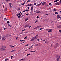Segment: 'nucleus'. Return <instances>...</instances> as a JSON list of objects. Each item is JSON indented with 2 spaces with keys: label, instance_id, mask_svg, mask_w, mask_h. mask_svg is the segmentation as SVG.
<instances>
[{
  "label": "nucleus",
  "instance_id": "nucleus-1",
  "mask_svg": "<svg viewBox=\"0 0 61 61\" xmlns=\"http://www.w3.org/2000/svg\"><path fill=\"white\" fill-rule=\"evenodd\" d=\"M5 48H6V47L5 46H2L1 48L2 51H4V50H5Z\"/></svg>",
  "mask_w": 61,
  "mask_h": 61
},
{
  "label": "nucleus",
  "instance_id": "nucleus-2",
  "mask_svg": "<svg viewBox=\"0 0 61 61\" xmlns=\"http://www.w3.org/2000/svg\"><path fill=\"white\" fill-rule=\"evenodd\" d=\"M56 60L57 61H58L59 60V59L60 58V56H59V55H57L56 56Z\"/></svg>",
  "mask_w": 61,
  "mask_h": 61
},
{
  "label": "nucleus",
  "instance_id": "nucleus-3",
  "mask_svg": "<svg viewBox=\"0 0 61 61\" xmlns=\"http://www.w3.org/2000/svg\"><path fill=\"white\" fill-rule=\"evenodd\" d=\"M58 46V43H56V45L54 46V48H56L57 47V46Z\"/></svg>",
  "mask_w": 61,
  "mask_h": 61
},
{
  "label": "nucleus",
  "instance_id": "nucleus-4",
  "mask_svg": "<svg viewBox=\"0 0 61 61\" xmlns=\"http://www.w3.org/2000/svg\"><path fill=\"white\" fill-rule=\"evenodd\" d=\"M55 5H59V2H56L55 4Z\"/></svg>",
  "mask_w": 61,
  "mask_h": 61
},
{
  "label": "nucleus",
  "instance_id": "nucleus-5",
  "mask_svg": "<svg viewBox=\"0 0 61 61\" xmlns=\"http://www.w3.org/2000/svg\"><path fill=\"white\" fill-rule=\"evenodd\" d=\"M34 40H35V38L34 37L32 38L30 40V41H34Z\"/></svg>",
  "mask_w": 61,
  "mask_h": 61
},
{
  "label": "nucleus",
  "instance_id": "nucleus-6",
  "mask_svg": "<svg viewBox=\"0 0 61 61\" xmlns=\"http://www.w3.org/2000/svg\"><path fill=\"white\" fill-rule=\"evenodd\" d=\"M28 26H29V25H26L24 26V27L25 28H26V27H28Z\"/></svg>",
  "mask_w": 61,
  "mask_h": 61
},
{
  "label": "nucleus",
  "instance_id": "nucleus-7",
  "mask_svg": "<svg viewBox=\"0 0 61 61\" xmlns=\"http://www.w3.org/2000/svg\"><path fill=\"white\" fill-rule=\"evenodd\" d=\"M57 18H58V19H59L60 17V16L59 15H57Z\"/></svg>",
  "mask_w": 61,
  "mask_h": 61
},
{
  "label": "nucleus",
  "instance_id": "nucleus-8",
  "mask_svg": "<svg viewBox=\"0 0 61 61\" xmlns=\"http://www.w3.org/2000/svg\"><path fill=\"white\" fill-rule=\"evenodd\" d=\"M58 28H61V25H59L57 26Z\"/></svg>",
  "mask_w": 61,
  "mask_h": 61
},
{
  "label": "nucleus",
  "instance_id": "nucleus-9",
  "mask_svg": "<svg viewBox=\"0 0 61 61\" xmlns=\"http://www.w3.org/2000/svg\"><path fill=\"white\" fill-rule=\"evenodd\" d=\"M6 38L5 37H2V39L3 40H5V39Z\"/></svg>",
  "mask_w": 61,
  "mask_h": 61
},
{
  "label": "nucleus",
  "instance_id": "nucleus-10",
  "mask_svg": "<svg viewBox=\"0 0 61 61\" xmlns=\"http://www.w3.org/2000/svg\"><path fill=\"white\" fill-rule=\"evenodd\" d=\"M41 4H42V3H41L40 4H38V5H36V6H40V5H41Z\"/></svg>",
  "mask_w": 61,
  "mask_h": 61
},
{
  "label": "nucleus",
  "instance_id": "nucleus-11",
  "mask_svg": "<svg viewBox=\"0 0 61 61\" xmlns=\"http://www.w3.org/2000/svg\"><path fill=\"white\" fill-rule=\"evenodd\" d=\"M16 51V50H15V49H14L11 51V52H15V51Z\"/></svg>",
  "mask_w": 61,
  "mask_h": 61
},
{
  "label": "nucleus",
  "instance_id": "nucleus-12",
  "mask_svg": "<svg viewBox=\"0 0 61 61\" xmlns=\"http://www.w3.org/2000/svg\"><path fill=\"white\" fill-rule=\"evenodd\" d=\"M28 6H32V4H28Z\"/></svg>",
  "mask_w": 61,
  "mask_h": 61
},
{
  "label": "nucleus",
  "instance_id": "nucleus-13",
  "mask_svg": "<svg viewBox=\"0 0 61 61\" xmlns=\"http://www.w3.org/2000/svg\"><path fill=\"white\" fill-rule=\"evenodd\" d=\"M46 4V2H43L42 4V5H45V4Z\"/></svg>",
  "mask_w": 61,
  "mask_h": 61
},
{
  "label": "nucleus",
  "instance_id": "nucleus-14",
  "mask_svg": "<svg viewBox=\"0 0 61 61\" xmlns=\"http://www.w3.org/2000/svg\"><path fill=\"white\" fill-rule=\"evenodd\" d=\"M36 50H35V51H30V52L31 53H32V52H36Z\"/></svg>",
  "mask_w": 61,
  "mask_h": 61
},
{
  "label": "nucleus",
  "instance_id": "nucleus-15",
  "mask_svg": "<svg viewBox=\"0 0 61 61\" xmlns=\"http://www.w3.org/2000/svg\"><path fill=\"white\" fill-rule=\"evenodd\" d=\"M7 7H6L5 9V11H6L7 10Z\"/></svg>",
  "mask_w": 61,
  "mask_h": 61
},
{
  "label": "nucleus",
  "instance_id": "nucleus-16",
  "mask_svg": "<svg viewBox=\"0 0 61 61\" xmlns=\"http://www.w3.org/2000/svg\"><path fill=\"white\" fill-rule=\"evenodd\" d=\"M9 58H7L5 59V61H7V60H9Z\"/></svg>",
  "mask_w": 61,
  "mask_h": 61
},
{
  "label": "nucleus",
  "instance_id": "nucleus-17",
  "mask_svg": "<svg viewBox=\"0 0 61 61\" xmlns=\"http://www.w3.org/2000/svg\"><path fill=\"white\" fill-rule=\"evenodd\" d=\"M36 13H37V14H38V10H36Z\"/></svg>",
  "mask_w": 61,
  "mask_h": 61
},
{
  "label": "nucleus",
  "instance_id": "nucleus-18",
  "mask_svg": "<svg viewBox=\"0 0 61 61\" xmlns=\"http://www.w3.org/2000/svg\"><path fill=\"white\" fill-rule=\"evenodd\" d=\"M59 0H56L54 1V2H57V1H59Z\"/></svg>",
  "mask_w": 61,
  "mask_h": 61
},
{
  "label": "nucleus",
  "instance_id": "nucleus-19",
  "mask_svg": "<svg viewBox=\"0 0 61 61\" xmlns=\"http://www.w3.org/2000/svg\"><path fill=\"white\" fill-rule=\"evenodd\" d=\"M9 37L8 35H7L5 36V38H7V37Z\"/></svg>",
  "mask_w": 61,
  "mask_h": 61
},
{
  "label": "nucleus",
  "instance_id": "nucleus-20",
  "mask_svg": "<svg viewBox=\"0 0 61 61\" xmlns=\"http://www.w3.org/2000/svg\"><path fill=\"white\" fill-rule=\"evenodd\" d=\"M34 8V7L32 6L31 8V10H33V9Z\"/></svg>",
  "mask_w": 61,
  "mask_h": 61
},
{
  "label": "nucleus",
  "instance_id": "nucleus-21",
  "mask_svg": "<svg viewBox=\"0 0 61 61\" xmlns=\"http://www.w3.org/2000/svg\"><path fill=\"white\" fill-rule=\"evenodd\" d=\"M49 29H47L45 30L46 31H48V30H49Z\"/></svg>",
  "mask_w": 61,
  "mask_h": 61
},
{
  "label": "nucleus",
  "instance_id": "nucleus-22",
  "mask_svg": "<svg viewBox=\"0 0 61 61\" xmlns=\"http://www.w3.org/2000/svg\"><path fill=\"white\" fill-rule=\"evenodd\" d=\"M28 18H26V19L25 20V21H26H26H27V20H28Z\"/></svg>",
  "mask_w": 61,
  "mask_h": 61
},
{
  "label": "nucleus",
  "instance_id": "nucleus-23",
  "mask_svg": "<svg viewBox=\"0 0 61 61\" xmlns=\"http://www.w3.org/2000/svg\"><path fill=\"white\" fill-rule=\"evenodd\" d=\"M38 28V27H36V28H34V29H37V28Z\"/></svg>",
  "mask_w": 61,
  "mask_h": 61
},
{
  "label": "nucleus",
  "instance_id": "nucleus-24",
  "mask_svg": "<svg viewBox=\"0 0 61 61\" xmlns=\"http://www.w3.org/2000/svg\"><path fill=\"white\" fill-rule=\"evenodd\" d=\"M35 39H37V36H35V37H34Z\"/></svg>",
  "mask_w": 61,
  "mask_h": 61
},
{
  "label": "nucleus",
  "instance_id": "nucleus-25",
  "mask_svg": "<svg viewBox=\"0 0 61 61\" xmlns=\"http://www.w3.org/2000/svg\"><path fill=\"white\" fill-rule=\"evenodd\" d=\"M31 55V54L30 53L28 54L27 55V56H29V55Z\"/></svg>",
  "mask_w": 61,
  "mask_h": 61
},
{
  "label": "nucleus",
  "instance_id": "nucleus-26",
  "mask_svg": "<svg viewBox=\"0 0 61 61\" xmlns=\"http://www.w3.org/2000/svg\"><path fill=\"white\" fill-rule=\"evenodd\" d=\"M25 3V1L24 3H23V4H22V5H24Z\"/></svg>",
  "mask_w": 61,
  "mask_h": 61
},
{
  "label": "nucleus",
  "instance_id": "nucleus-27",
  "mask_svg": "<svg viewBox=\"0 0 61 61\" xmlns=\"http://www.w3.org/2000/svg\"><path fill=\"white\" fill-rule=\"evenodd\" d=\"M56 9L54 8V9L53 11H54V12H55V11H56Z\"/></svg>",
  "mask_w": 61,
  "mask_h": 61
},
{
  "label": "nucleus",
  "instance_id": "nucleus-28",
  "mask_svg": "<svg viewBox=\"0 0 61 61\" xmlns=\"http://www.w3.org/2000/svg\"><path fill=\"white\" fill-rule=\"evenodd\" d=\"M38 14H41V12L40 11H38Z\"/></svg>",
  "mask_w": 61,
  "mask_h": 61
},
{
  "label": "nucleus",
  "instance_id": "nucleus-29",
  "mask_svg": "<svg viewBox=\"0 0 61 61\" xmlns=\"http://www.w3.org/2000/svg\"><path fill=\"white\" fill-rule=\"evenodd\" d=\"M19 15L21 16V15H22V14H21V13H19Z\"/></svg>",
  "mask_w": 61,
  "mask_h": 61
},
{
  "label": "nucleus",
  "instance_id": "nucleus-30",
  "mask_svg": "<svg viewBox=\"0 0 61 61\" xmlns=\"http://www.w3.org/2000/svg\"><path fill=\"white\" fill-rule=\"evenodd\" d=\"M49 5H51V3H49Z\"/></svg>",
  "mask_w": 61,
  "mask_h": 61
},
{
  "label": "nucleus",
  "instance_id": "nucleus-31",
  "mask_svg": "<svg viewBox=\"0 0 61 61\" xmlns=\"http://www.w3.org/2000/svg\"><path fill=\"white\" fill-rule=\"evenodd\" d=\"M24 39H27V37H25L24 38V42H25V40H24Z\"/></svg>",
  "mask_w": 61,
  "mask_h": 61
},
{
  "label": "nucleus",
  "instance_id": "nucleus-32",
  "mask_svg": "<svg viewBox=\"0 0 61 61\" xmlns=\"http://www.w3.org/2000/svg\"><path fill=\"white\" fill-rule=\"evenodd\" d=\"M20 10V8H18L17 9V10Z\"/></svg>",
  "mask_w": 61,
  "mask_h": 61
},
{
  "label": "nucleus",
  "instance_id": "nucleus-33",
  "mask_svg": "<svg viewBox=\"0 0 61 61\" xmlns=\"http://www.w3.org/2000/svg\"><path fill=\"white\" fill-rule=\"evenodd\" d=\"M11 4H12V3H9V5H11Z\"/></svg>",
  "mask_w": 61,
  "mask_h": 61
},
{
  "label": "nucleus",
  "instance_id": "nucleus-34",
  "mask_svg": "<svg viewBox=\"0 0 61 61\" xmlns=\"http://www.w3.org/2000/svg\"><path fill=\"white\" fill-rule=\"evenodd\" d=\"M52 31H53L51 30H49L48 32H52Z\"/></svg>",
  "mask_w": 61,
  "mask_h": 61
},
{
  "label": "nucleus",
  "instance_id": "nucleus-35",
  "mask_svg": "<svg viewBox=\"0 0 61 61\" xmlns=\"http://www.w3.org/2000/svg\"><path fill=\"white\" fill-rule=\"evenodd\" d=\"M10 6V8H12V6H11V5H9Z\"/></svg>",
  "mask_w": 61,
  "mask_h": 61
},
{
  "label": "nucleus",
  "instance_id": "nucleus-36",
  "mask_svg": "<svg viewBox=\"0 0 61 61\" xmlns=\"http://www.w3.org/2000/svg\"><path fill=\"white\" fill-rule=\"evenodd\" d=\"M25 29L23 30L22 31V32H23V31H25Z\"/></svg>",
  "mask_w": 61,
  "mask_h": 61
},
{
  "label": "nucleus",
  "instance_id": "nucleus-37",
  "mask_svg": "<svg viewBox=\"0 0 61 61\" xmlns=\"http://www.w3.org/2000/svg\"><path fill=\"white\" fill-rule=\"evenodd\" d=\"M55 14H58V12H55Z\"/></svg>",
  "mask_w": 61,
  "mask_h": 61
},
{
  "label": "nucleus",
  "instance_id": "nucleus-38",
  "mask_svg": "<svg viewBox=\"0 0 61 61\" xmlns=\"http://www.w3.org/2000/svg\"><path fill=\"white\" fill-rule=\"evenodd\" d=\"M8 25L10 27H11V26H12L11 25H9V24H8Z\"/></svg>",
  "mask_w": 61,
  "mask_h": 61
},
{
  "label": "nucleus",
  "instance_id": "nucleus-39",
  "mask_svg": "<svg viewBox=\"0 0 61 61\" xmlns=\"http://www.w3.org/2000/svg\"><path fill=\"white\" fill-rule=\"evenodd\" d=\"M30 48H31V49H32V47H30L29 48V49H30Z\"/></svg>",
  "mask_w": 61,
  "mask_h": 61
},
{
  "label": "nucleus",
  "instance_id": "nucleus-40",
  "mask_svg": "<svg viewBox=\"0 0 61 61\" xmlns=\"http://www.w3.org/2000/svg\"><path fill=\"white\" fill-rule=\"evenodd\" d=\"M1 17H2V15H0V19L1 18Z\"/></svg>",
  "mask_w": 61,
  "mask_h": 61
},
{
  "label": "nucleus",
  "instance_id": "nucleus-41",
  "mask_svg": "<svg viewBox=\"0 0 61 61\" xmlns=\"http://www.w3.org/2000/svg\"><path fill=\"white\" fill-rule=\"evenodd\" d=\"M38 28H39V27H41V26H38Z\"/></svg>",
  "mask_w": 61,
  "mask_h": 61
},
{
  "label": "nucleus",
  "instance_id": "nucleus-42",
  "mask_svg": "<svg viewBox=\"0 0 61 61\" xmlns=\"http://www.w3.org/2000/svg\"><path fill=\"white\" fill-rule=\"evenodd\" d=\"M10 0H7L6 1V2H9V1H10Z\"/></svg>",
  "mask_w": 61,
  "mask_h": 61
},
{
  "label": "nucleus",
  "instance_id": "nucleus-43",
  "mask_svg": "<svg viewBox=\"0 0 61 61\" xmlns=\"http://www.w3.org/2000/svg\"><path fill=\"white\" fill-rule=\"evenodd\" d=\"M38 20H37L35 22V23H36V22H38Z\"/></svg>",
  "mask_w": 61,
  "mask_h": 61
},
{
  "label": "nucleus",
  "instance_id": "nucleus-44",
  "mask_svg": "<svg viewBox=\"0 0 61 61\" xmlns=\"http://www.w3.org/2000/svg\"><path fill=\"white\" fill-rule=\"evenodd\" d=\"M30 0H28L27 1V3H29V2H30Z\"/></svg>",
  "mask_w": 61,
  "mask_h": 61
},
{
  "label": "nucleus",
  "instance_id": "nucleus-45",
  "mask_svg": "<svg viewBox=\"0 0 61 61\" xmlns=\"http://www.w3.org/2000/svg\"><path fill=\"white\" fill-rule=\"evenodd\" d=\"M28 5H25V6H28Z\"/></svg>",
  "mask_w": 61,
  "mask_h": 61
},
{
  "label": "nucleus",
  "instance_id": "nucleus-46",
  "mask_svg": "<svg viewBox=\"0 0 61 61\" xmlns=\"http://www.w3.org/2000/svg\"><path fill=\"white\" fill-rule=\"evenodd\" d=\"M25 11H26V10H25L24 11H23V12H25Z\"/></svg>",
  "mask_w": 61,
  "mask_h": 61
},
{
  "label": "nucleus",
  "instance_id": "nucleus-47",
  "mask_svg": "<svg viewBox=\"0 0 61 61\" xmlns=\"http://www.w3.org/2000/svg\"><path fill=\"white\" fill-rule=\"evenodd\" d=\"M59 33H61V30H59Z\"/></svg>",
  "mask_w": 61,
  "mask_h": 61
},
{
  "label": "nucleus",
  "instance_id": "nucleus-48",
  "mask_svg": "<svg viewBox=\"0 0 61 61\" xmlns=\"http://www.w3.org/2000/svg\"><path fill=\"white\" fill-rule=\"evenodd\" d=\"M10 47H12L13 46L10 45Z\"/></svg>",
  "mask_w": 61,
  "mask_h": 61
},
{
  "label": "nucleus",
  "instance_id": "nucleus-49",
  "mask_svg": "<svg viewBox=\"0 0 61 61\" xmlns=\"http://www.w3.org/2000/svg\"><path fill=\"white\" fill-rule=\"evenodd\" d=\"M29 45L28 44H27L26 45H25V46H29Z\"/></svg>",
  "mask_w": 61,
  "mask_h": 61
},
{
  "label": "nucleus",
  "instance_id": "nucleus-50",
  "mask_svg": "<svg viewBox=\"0 0 61 61\" xmlns=\"http://www.w3.org/2000/svg\"><path fill=\"white\" fill-rule=\"evenodd\" d=\"M20 16H20V15H19V16L18 17V18H20Z\"/></svg>",
  "mask_w": 61,
  "mask_h": 61
},
{
  "label": "nucleus",
  "instance_id": "nucleus-51",
  "mask_svg": "<svg viewBox=\"0 0 61 61\" xmlns=\"http://www.w3.org/2000/svg\"><path fill=\"white\" fill-rule=\"evenodd\" d=\"M48 5L47 4H46L45 5V6H47Z\"/></svg>",
  "mask_w": 61,
  "mask_h": 61
},
{
  "label": "nucleus",
  "instance_id": "nucleus-52",
  "mask_svg": "<svg viewBox=\"0 0 61 61\" xmlns=\"http://www.w3.org/2000/svg\"><path fill=\"white\" fill-rule=\"evenodd\" d=\"M34 5H36V3H34Z\"/></svg>",
  "mask_w": 61,
  "mask_h": 61
},
{
  "label": "nucleus",
  "instance_id": "nucleus-53",
  "mask_svg": "<svg viewBox=\"0 0 61 61\" xmlns=\"http://www.w3.org/2000/svg\"><path fill=\"white\" fill-rule=\"evenodd\" d=\"M13 56H11V59H12V58H13Z\"/></svg>",
  "mask_w": 61,
  "mask_h": 61
},
{
  "label": "nucleus",
  "instance_id": "nucleus-54",
  "mask_svg": "<svg viewBox=\"0 0 61 61\" xmlns=\"http://www.w3.org/2000/svg\"><path fill=\"white\" fill-rule=\"evenodd\" d=\"M19 13L17 15V16H18L19 15Z\"/></svg>",
  "mask_w": 61,
  "mask_h": 61
},
{
  "label": "nucleus",
  "instance_id": "nucleus-55",
  "mask_svg": "<svg viewBox=\"0 0 61 61\" xmlns=\"http://www.w3.org/2000/svg\"><path fill=\"white\" fill-rule=\"evenodd\" d=\"M59 2V5H60V4H61V2Z\"/></svg>",
  "mask_w": 61,
  "mask_h": 61
},
{
  "label": "nucleus",
  "instance_id": "nucleus-56",
  "mask_svg": "<svg viewBox=\"0 0 61 61\" xmlns=\"http://www.w3.org/2000/svg\"><path fill=\"white\" fill-rule=\"evenodd\" d=\"M5 29H6V28H4V30H5Z\"/></svg>",
  "mask_w": 61,
  "mask_h": 61
},
{
  "label": "nucleus",
  "instance_id": "nucleus-57",
  "mask_svg": "<svg viewBox=\"0 0 61 61\" xmlns=\"http://www.w3.org/2000/svg\"><path fill=\"white\" fill-rule=\"evenodd\" d=\"M21 41V42H24V40H22Z\"/></svg>",
  "mask_w": 61,
  "mask_h": 61
},
{
  "label": "nucleus",
  "instance_id": "nucleus-58",
  "mask_svg": "<svg viewBox=\"0 0 61 61\" xmlns=\"http://www.w3.org/2000/svg\"><path fill=\"white\" fill-rule=\"evenodd\" d=\"M9 21H7V23H9Z\"/></svg>",
  "mask_w": 61,
  "mask_h": 61
},
{
  "label": "nucleus",
  "instance_id": "nucleus-59",
  "mask_svg": "<svg viewBox=\"0 0 61 61\" xmlns=\"http://www.w3.org/2000/svg\"><path fill=\"white\" fill-rule=\"evenodd\" d=\"M52 47V44H51V47Z\"/></svg>",
  "mask_w": 61,
  "mask_h": 61
},
{
  "label": "nucleus",
  "instance_id": "nucleus-60",
  "mask_svg": "<svg viewBox=\"0 0 61 61\" xmlns=\"http://www.w3.org/2000/svg\"><path fill=\"white\" fill-rule=\"evenodd\" d=\"M31 26H28V27H29V28H30V27H31Z\"/></svg>",
  "mask_w": 61,
  "mask_h": 61
},
{
  "label": "nucleus",
  "instance_id": "nucleus-61",
  "mask_svg": "<svg viewBox=\"0 0 61 61\" xmlns=\"http://www.w3.org/2000/svg\"><path fill=\"white\" fill-rule=\"evenodd\" d=\"M26 11H27V12H28V11H29V10H26Z\"/></svg>",
  "mask_w": 61,
  "mask_h": 61
},
{
  "label": "nucleus",
  "instance_id": "nucleus-62",
  "mask_svg": "<svg viewBox=\"0 0 61 61\" xmlns=\"http://www.w3.org/2000/svg\"><path fill=\"white\" fill-rule=\"evenodd\" d=\"M45 15H48V14H45Z\"/></svg>",
  "mask_w": 61,
  "mask_h": 61
},
{
  "label": "nucleus",
  "instance_id": "nucleus-63",
  "mask_svg": "<svg viewBox=\"0 0 61 61\" xmlns=\"http://www.w3.org/2000/svg\"><path fill=\"white\" fill-rule=\"evenodd\" d=\"M27 51V50H24V51Z\"/></svg>",
  "mask_w": 61,
  "mask_h": 61
},
{
  "label": "nucleus",
  "instance_id": "nucleus-64",
  "mask_svg": "<svg viewBox=\"0 0 61 61\" xmlns=\"http://www.w3.org/2000/svg\"><path fill=\"white\" fill-rule=\"evenodd\" d=\"M39 18V17L38 16H37V18Z\"/></svg>",
  "mask_w": 61,
  "mask_h": 61
}]
</instances>
